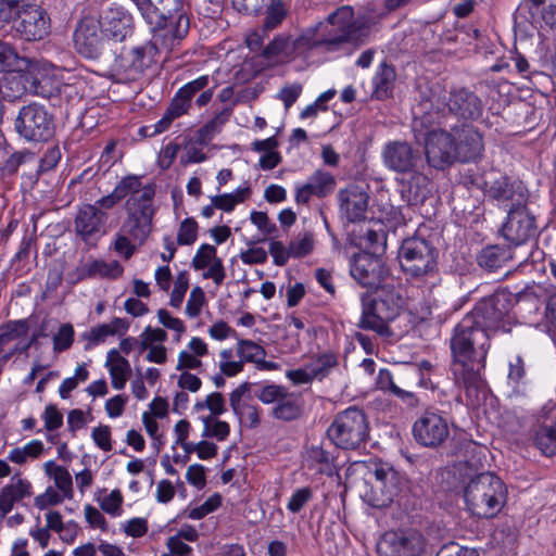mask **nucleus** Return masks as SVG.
Segmentation results:
<instances>
[{"instance_id": "dca6fc26", "label": "nucleus", "mask_w": 556, "mask_h": 556, "mask_svg": "<svg viewBox=\"0 0 556 556\" xmlns=\"http://www.w3.org/2000/svg\"><path fill=\"white\" fill-rule=\"evenodd\" d=\"M456 162H477L483 155L484 142L481 132L472 125L464 124L453 134Z\"/></svg>"}, {"instance_id": "c03bdc74", "label": "nucleus", "mask_w": 556, "mask_h": 556, "mask_svg": "<svg viewBox=\"0 0 556 556\" xmlns=\"http://www.w3.org/2000/svg\"><path fill=\"white\" fill-rule=\"evenodd\" d=\"M45 451V445L40 440H31L23 446H16L10 450L8 460L23 466L38 458Z\"/></svg>"}, {"instance_id": "f704fd0d", "label": "nucleus", "mask_w": 556, "mask_h": 556, "mask_svg": "<svg viewBox=\"0 0 556 556\" xmlns=\"http://www.w3.org/2000/svg\"><path fill=\"white\" fill-rule=\"evenodd\" d=\"M419 92L421 96L419 105H424L430 110H435L437 112L446 108L448 102V92L440 79L426 81L424 88L419 85Z\"/></svg>"}, {"instance_id": "4d7b16f0", "label": "nucleus", "mask_w": 556, "mask_h": 556, "mask_svg": "<svg viewBox=\"0 0 556 556\" xmlns=\"http://www.w3.org/2000/svg\"><path fill=\"white\" fill-rule=\"evenodd\" d=\"M204 409L210 410L207 416L218 417L226 410L224 396L219 392H213L203 401H198L193 406L195 413H200Z\"/></svg>"}, {"instance_id": "f3484780", "label": "nucleus", "mask_w": 556, "mask_h": 556, "mask_svg": "<svg viewBox=\"0 0 556 556\" xmlns=\"http://www.w3.org/2000/svg\"><path fill=\"white\" fill-rule=\"evenodd\" d=\"M108 214L96 205L85 204L75 217V231L86 243L98 240L105 233Z\"/></svg>"}, {"instance_id": "3c124183", "label": "nucleus", "mask_w": 556, "mask_h": 556, "mask_svg": "<svg viewBox=\"0 0 556 556\" xmlns=\"http://www.w3.org/2000/svg\"><path fill=\"white\" fill-rule=\"evenodd\" d=\"M28 326L25 320H14L0 327V354H4V346L9 343L25 337Z\"/></svg>"}, {"instance_id": "aec40b11", "label": "nucleus", "mask_w": 556, "mask_h": 556, "mask_svg": "<svg viewBox=\"0 0 556 556\" xmlns=\"http://www.w3.org/2000/svg\"><path fill=\"white\" fill-rule=\"evenodd\" d=\"M340 213L349 222L356 223L365 218L368 208V193L359 186L353 185L338 193Z\"/></svg>"}, {"instance_id": "680f3d73", "label": "nucleus", "mask_w": 556, "mask_h": 556, "mask_svg": "<svg viewBox=\"0 0 556 556\" xmlns=\"http://www.w3.org/2000/svg\"><path fill=\"white\" fill-rule=\"evenodd\" d=\"M189 288V273L181 270L177 274L174 280V288L170 293L169 304L173 307H180L182 304L186 292Z\"/></svg>"}, {"instance_id": "9b49d317", "label": "nucleus", "mask_w": 556, "mask_h": 556, "mask_svg": "<svg viewBox=\"0 0 556 556\" xmlns=\"http://www.w3.org/2000/svg\"><path fill=\"white\" fill-rule=\"evenodd\" d=\"M482 189L485 195L501 203L518 204L528 200L527 190L521 181L510 180L496 169L484 174Z\"/></svg>"}, {"instance_id": "6ab92c4d", "label": "nucleus", "mask_w": 556, "mask_h": 556, "mask_svg": "<svg viewBox=\"0 0 556 556\" xmlns=\"http://www.w3.org/2000/svg\"><path fill=\"white\" fill-rule=\"evenodd\" d=\"M416 533L413 530L386 532L377 544L379 556H416Z\"/></svg>"}, {"instance_id": "052dcab7", "label": "nucleus", "mask_w": 556, "mask_h": 556, "mask_svg": "<svg viewBox=\"0 0 556 556\" xmlns=\"http://www.w3.org/2000/svg\"><path fill=\"white\" fill-rule=\"evenodd\" d=\"M199 226L194 218H185L177 230V244L191 245L198 239Z\"/></svg>"}, {"instance_id": "72a5a7b5", "label": "nucleus", "mask_w": 556, "mask_h": 556, "mask_svg": "<svg viewBox=\"0 0 556 556\" xmlns=\"http://www.w3.org/2000/svg\"><path fill=\"white\" fill-rule=\"evenodd\" d=\"M396 73L392 65L381 62L372 77V97L377 100H386L393 93Z\"/></svg>"}, {"instance_id": "864d4df0", "label": "nucleus", "mask_w": 556, "mask_h": 556, "mask_svg": "<svg viewBox=\"0 0 556 556\" xmlns=\"http://www.w3.org/2000/svg\"><path fill=\"white\" fill-rule=\"evenodd\" d=\"M132 1L151 28L162 25V23L168 18L161 10V7H157L155 3H153V0Z\"/></svg>"}, {"instance_id": "c756f323", "label": "nucleus", "mask_w": 556, "mask_h": 556, "mask_svg": "<svg viewBox=\"0 0 556 556\" xmlns=\"http://www.w3.org/2000/svg\"><path fill=\"white\" fill-rule=\"evenodd\" d=\"M514 253L509 245L491 244L486 245L477 254L478 265L486 271H496L513 260Z\"/></svg>"}, {"instance_id": "7ed1b4c3", "label": "nucleus", "mask_w": 556, "mask_h": 556, "mask_svg": "<svg viewBox=\"0 0 556 556\" xmlns=\"http://www.w3.org/2000/svg\"><path fill=\"white\" fill-rule=\"evenodd\" d=\"M468 510L479 518H493L507 500L505 483L493 472L486 471L472 478L464 490Z\"/></svg>"}, {"instance_id": "4be33fe9", "label": "nucleus", "mask_w": 556, "mask_h": 556, "mask_svg": "<svg viewBox=\"0 0 556 556\" xmlns=\"http://www.w3.org/2000/svg\"><path fill=\"white\" fill-rule=\"evenodd\" d=\"M334 188V176L325 169H317L307 178L304 185L296 187L295 201L299 204H306L312 197L325 198Z\"/></svg>"}, {"instance_id": "8fccbe9b", "label": "nucleus", "mask_w": 556, "mask_h": 556, "mask_svg": "<svg viewBox=\"0 0 556 556\" xmlns=\"http://www.w3.org/2000/svg\"><path fill=\"white\" fill-rule=\"evenodd\" d=\"M102 510L111 516H119L122 513L123 495L118 489L108 492L105 489L100 490L96 496Z\"/></svg>"}, {"instance_id": "a211bd4d", "label": "nucleus", "mask_w": 556, "mask_h": 556, "mask_svg": "<svg viewBox=\"0 0 556 556\" xmlns=\"http://www.w3.org/2000/svg\"><path fill=\"white\" fill-rule=\"evenodd\" d=\"M153 35L150 43L155 46V51H169L189 30V20L185 14L165 20L162 25L151 28Z\"/></svg>"}, {"instance_id": "ddd939ff", "label": "nucleus", "mask_w": 556, "mask_h": 556, "mask_svg": "<svg viewBox=\"0 0 556 556\" xmlns=\"http://www.w3.org/2000/svg\"><path fill=\"white\" fill-rule=\"evenodd\" d=\"M350 274L363 288H379L388 275V269L377 255L361 252L350 260Z\"/></svg>"}, {"instance_id": "7c9ffc66", "label": "nucleus", "mask_w": 556, "mask_h": 556, "mask_svg": "<svg viewBox=\"0 0 556 556\" xmlns=\"http://www.w3.org/2000/svg\"><path fill=\"white\" fill-rule=\"evenodd\" d=\"M336 459L337 456L333 452L326 450L323 445L307 447L304 455V462L308 469L329 477L336 472Z\"/></svg>"}, {"instance_id": "603ef678", "label": "nucleus", "mask_w": 556, "mask_h": 556, "mask_svg": "<svg viewBox=\"0 0 556 556\" xmlns=\"http://www.w3.org/2000/svg\"><path fill=\"white\" fill-rule=\"evenodd\" d=\"M47 529L53 530L58 533H62L63 531L70 532V539L66 535H61V539L67 543L73 542L77 535V525L74 521H68L67 523H63L62 515L56 510H50L46 514Z\"/></svg>"}, {"instance_id": "393cba45", "label": "nucleus", "mask_w": 556, "mask_h": 556, "mask_svg": "<svg viewBox=\"0 0 556 556\" xmlns=\"http://www.w3.org/2000/svg\"><path fill=\"white\" fill-rule=\"evenodd\" d=\"M34 494L33 484L28 479L14 473L10 482L0 489V510L5 517L12 511L15 504L31 497Z\"/></svg>"}, {"instance_id": "20e7f679", "label": "nucleus", "mask_w": 556, "mask_h": 556, "mask_svg": "<svg viewBox=\"0 0 556 556\" xmlns=\"http://www.w3.org/2000/svg\"><path fill=\"white\" fill-rule=\"evenodd\" d=\"M406 478L386 462H372L368 466V478L364 501L376 508L389 506L406 485Z\"/></svg>"}, {"instance_id": "09e8293b", "label": "nucleus", "mask_w": 556, "mask_h": 556, "mask_svg": "<svg viewBox=\"0 0 556 556\" xmlns=\"http://www.w3.org/2000/svg\"><path fill=\"white\" fill-rule=\"evenodd\" d=\"M203 424V438H214L217 441H225L230 434V426L228 422L219 420L215 416H199Z\"/></svg>"}, {"instance_id": "4468645a", "label": "nucleus", "mask_w": 556, "mask_h": 556, "mask_svg": "<svg viewBox=\"0 0 556 556\" xmlns=\"http://www.w3.org/2000/svg\"><path fill=\"white\" fill-rule=\"evenodd\" d=\"M453 134L433 129L425 138V155L428 164L444 169L456 162Z\"/></svg>"}, {"instance_id": "c85d7f7f", "label": "nucleus", "mask_w": 556, "mask_h": 556, "mask_svg": "<svg viewBox=\"0 0 556 556\" xmlns=\"http://www.w3.org/2000/svg\"><path fill=\"white\" fill-rule=\"evenodd\" d=\"M358 244L367 252L376 255L384 252L387 247L386 226L380 220H370L359 227Z\"/></svg>"}, {"instance_id": "37998d69", "label": "nucleus", "mask_w": 556, "mask_h": 556, "mask_svg": "<svg viewBox=\"0 0 556 556\" xmlns=\"http://www.w3.org/2000/svg\"><path fill=\"white\" fill-rule=\"evenodd\" d=\"M29 58L18 54L16 49L8 42L0 41V73L22 74Z\"/></svg>"}, {"instance_id": "338daca9", "label": "nucleus", "mask_w": 556, "mask_h": 556, "mask_svg": "<svg viewBox=\"0 0 556 556\" xmlns=\"http://www.w3.org/2000/svg\"><path fill=\"white\" fill-rule=\"evenodd\" d=\"M75 331L71 324L60 326L58 332L53 336V351L61 353L68 350L74 342Z\"/></svg>"}, {"instance_id": "1a4fd4ad", "label": "nucleus", "mask_w": 556, "mask_h": 556, "mask_svg": "<svg viewBox=\"0 0 556 556\" xmlns=\"http://www.w3.org/2000/svg\"><path fill=\"white\" fill-rule=\"evenodd\" d=\"M14 125L18 135L27 141L46 142L54 135L52 115L37 103L23 106Z\"/></svg>"}, {"instance_id": "2f4dec72", "label": "nucleus", "mask_w": 556, "mask_h": 556, "mask_svg": "<svg viewBox=\"0 0 556 556\" xmlns=\"http://www.w3.org/2000/svg\"><path fill=\"white\" fill-rule=\"evenodd\" d=\"M237 354L243 363H253L261 370H276L278 364L265 359V349L251 340L238 339Z\"/></svg>"}, {"instance_id": "6e6552de", "label": "nucleus", "mask_w": 556, "mask_h": 556, "mask_svg": "<svg viewBox=\"0 0 556 556\" xmlns=\"http://www.w3.org/2000/svg\"><path fill=\"white\" fill-rule=\"evenodd\" d=\"M501 233L515 247L526 244L539 237L540 227L536 216L528 208L527 202L510 205Z\"/></svg>"}, {"instance_id": "412c9836", "label": "nucleus", "mask_w": 556, "mask_h": 556, "mask_svg": "<svg viewBox=\"0 0 556 556\" xmlns=\"http://www.w3.org/2000/svg\"><path fill=\"white\" fill-rule=\"evenodd\" d=\"M386 166L397 173H414L417 156L413 147L406 141H391L382 151Z\"/></svg>"}, {"instance_id": "bf43d9fd", "label": "nucleus", "mask_w": 556, "mask_h": 556, "mask_svg": "<svg viewBox=\"0 0 556 556\" xmlns=\"http://www.w3.org/2000/svg\"><path fill=\"white\" fill-rule=\"evenodd\" d=\"M219 260L217 250L214 245L203 243L201 244L191 261V266L194 270H203L215 261Z\"/></svg>"}, {"instance_id": "6e6d98bb", "label": "nucleus", "mask_w": 556, "mask_h": 556, "mask_svg": "<svg viewBox=\"0 0 556 556\" xmlns=\"http://www.w3.org/2000/svg\"><path fill=\"white\" fill-rule=\"evenodd\" d=\"M89 378V371L86 364H79L75 368L74 376L68 377L62 381L59 387V395L61 399L66 400L71 396V392L74 391L79 382H85Z\"/></svg>"}, {"instance_id": "473e14b6", "label": "nucleus", "mask_w": 556, "mask_h": 556, "mask_svg": "<svg viewBox=\"0 0 556 556\" xmlns=\"http://www.w3.org/2000/svg\"><path fill=\"white\" fill-rule=\"evenodd\" d=\"M419 275L427 276L429 289L434 287L439 281L438 275V249L429 240H419Z\"/></svg>"}, {"instance_id": "bb28decb", "label": "nucleus", "mask_w": 556, "mask_h": 556, "mask_svg": "<svg viewBox=\"0 0 556 556\" xmlns=\"http://www.w3.org/2000/svg\"><path fill=\"white\" fill-rule=\"evenodd\" d=\"M124 271L123 266L117 261L105 262L102 260H92L80 264L70 274L73 282H78L90 278H110L115 279Z\"/></svg>"}, {"instance_id": "0eeeda50", "label": "nucleus", "mask_w": 556, "mask_h": 556, "mask_svg": "<svg viewBox=\"0 0 556 556\" xmlns=\"http://www.w3.org/2000/svg\"><path fill=\"white\" fill-rule=\"evenodd\" d=\"M153 197L154 188L148 186L141 195L129 197L125 204L127 216L119 229L132 237L138 245H142L152 231V219L155 214Z\"/></svg>"}, {"instance_id": "f8f14e48", "label": "nucleus", "mask_w": 556, "mask_h": 556, "mask_svg": "<svg viewBox=\"0 0 556 556\" xmlns=\"http://www.w3.org/2000/svg\"><path fill=\"white\" fill-rule=\"evenodd\" d=\"M74 47L86 59H99L105 49V38L99 20L87 16L79 21L74 31Z\"/></svg>"}, {"instance_id": "c9c22d12", "label": "nucleus", "mask_w": 556, "mask_h": 556, "mask_svg": "<svg viewBox=\"0 0 556 556\" xmlns=\"http://www.w3.org/2000/svg\"><path fill=\"white\" fill-rule=\"evenodd\" d=\"M105 367L110 372L112 387L115 390H123L131 370L129 362L118 351L111 350L108 353Z\"/></svg>"}, {"instance_id": "49530a36", "label": "nucleus", "mask_w": 556, "mask_h": 556, "mask_svg": "<svg viewBox=\"0 0 556 556\" xmlns=\"http://www.w3.org/2000/svg\"><path fill=\"white\" fill-rule=\"evenodd\" d=\"M301 412L300 399L288 392L283 400L273 408V416L277 419L290 421L296 419Z\"/></svg>"}, {"instance_id": "69168bd1", "label": "nucleus", "mask_w": 556, "mask_h": 556, "mask_svg": "<svg viewBox=\"0 0 556 556\" xmlns=\"http://www.w3.org/2000/svg\"><path fill=\"white\" fill-rule=\"evenodd\" d=\"M148 186L141 188L140 178L137 176H127L123 178L114 188L116 194L123 200L127 195H141Z\"/></svg>"}, {"instance_id": "b1692460", "label": "nucleus", "mask_w": 556, "mask_h": 556, "mask_svg": "<svg viewBox=\"0 0 556 556\" xmlns=\"http://www.w3.org/2000/svg\"><path fill=\"white\" fill-rule=\"evenodd\" d=\"M446 106L451 113L464 119H478L483 112V104L479 97L465 88L450 92Z\"/></svg>"}, {"instance_id": "2eb2a0df", "label": "nucleus", "mask_w": 556, "mask_h": 556, "mask_svg": "<svg viewBox=\"0 0 556 556\" xmlns=\"http://www.w3.org/2000/svg\"><path fill=\"white\" fill-rule=\"evenodd\" d=\"M15 29L27 41L42 40L50 34V16L41 7L27 4L20 12Z\"/></svg>"}, {"instance_id": "9d476101", "label": "nucleus", "mask_w": 556, "mask_h": 556, "mask_svg": "<svg viewBox=\"0 0 556 556\" xmlns=\"http://www.w3.org/2000/svg\"><path fill=\"white\" fill-rule=\"evenodd\" d=\"M8 84L10 86H21V88H16L14 97H21L24 93L46 96L48 86L60 85L52 66L31 59H28L27 66H25L22 74L12 77Z\"/></svg>"}, {"instance_id": "39448f33", "label": "nucleus", "mask_w": 556, "mask_h": 556, "mask_svg": "<svg viewBox=\"0 0 556 556\" xmlns=\"http://www.w3.org/2000/svg\"><path fill=\"white\" fill-rule=\"evenodd\" d=\"M376 289L371 302L364 305L358 326L387 337L390 334L388 324L399 315L402 299L393 288L380 286Z\"/></svg>"}, {"instance_id": "e2e57ef3", "label": "nucleus", "mask_w": 556, "mask_h": 556, "mask_svg": "<svg viewBox=\"0 0 556 556\" xmlns=\"http://www.w3.org/2000/svg\"><path fill=\"white\" fill-rule=\"evenodd\" d=\"M219 369L223 375L233 377L243 369V362L233 359V352L231 349L222 350L219 353Z\"/></svg>"}, {"instance_id": "a18cd8bd", "label": "nucleus", "mask_w": 556, "mask_h": 556, "mask_svg": "<svg viewBox=\"0 0 556 556\" xmlns=\"http://www.w3.org/2000/svg\"><path fill=\"white\" fill-rule=\"evenodd\" d=\"M507 383L511 388L513 394L516 396L523 395L526 393L528 380L525 361L521 356H516L509 362Z\"/></svg>"}, {"instance_id": "58836bf2", "label": "nucleus", "mask_w": 556, "mask_h": 556, "mask_svg": "<svg viewBox=\"0 0 556 556\" xmlns=\"http://www.w3.org/2000/svg\"><path fill=\"white\" fill-rule=\"evenodd\" d=\"M438 306L427 303L419 309V337L426 340L438 339L441 333L442 318L433 314Z\"/></svg>"}, {"instance_id": "774afa93", "label": "nucleus", "mask_w": 556, "mask_h": 556, "mask_svg": "<svg viewBox=\"0 0 556 556\" xmlns=\"http://www.w3.org/2000/svg\"><path fill=\"white\" fill-rule=\"evenodd\" d=\"M137 245L138 243L134 242L132 237L129 235L124 233L121 229L116 232L113 249L126 260H129L135 254Z\"/></svg>"}, {"instance_id": "5701e85b", "label": "nucleus", "mask_w": 556, "mask_h": 556, "mask_svg": "<svg viewBox=\"0 0 556 556\" xmlns=\"http://www.w3.org/2000/svg\"><path fill=\"white\" fill-rule=\"evenodd\" d=\"M448 433V426L439 414L427 410L419 418V444L437 447L447 439Z\"/></svg>"}, {"instance_id": "5fc2aeb1", "label": "nucleus", "mask_w": 556, "mask_h": 556, "mask_svg": "<svg viewBox=\"0 0 556 556\" xmlns=\"http://www.w3.org/2000/svg\"><path fill=\"white\" fill-rule=\"evenodd\" d=\"M293 258H302L312 253L315 247L313 231L299 232L289 243Z\"/></svg>"}, {"instance_id": "e433bc0d", "label": "nucleus", "mask_w": 556, "mask_h": 556, "mask_svg": "<svg viewBox=\"0 0 556 556\" xmlns=\"http://www.w3.org/2000/svg\"><path fill=\"white\" fill-rule=\"evenodd\" d=\"M399 263L402 271L406 276L407 281L417 279V240L416 232L403 240L397 254Z\"/></svg>"}, {"instance_id": "13d9d810", "label": "nucleus", "mask_w": 556, "mask_h": 556, "mask_svg": "<svg viewBox=\"0 0 556 556\" xmlns=\"http://www.w3.org/2000/svg\"><path fill=\"white\" fill-rule=\"evenodd\" d=\"M288 394V390L279 384H266L254 390V396L264 404H278Z\"/></svg>"}, {"instance_id": "f03ea898", "label": "nucleus", "mask_w": 556, "mask_h": 556, "mask_svg": "<svg viewBox=\"0 0 556 556\" xmlns=\"http://www.w3.org/2000/svg\"><path fill=\"white\" fill-rule=\"evenodd\" d=\"M369 31V21L364 16H354L353 9L343 5L316 28L307 29L296 38L278 35L264 48L263 55L267 59L294 58L314 48L329 53L339 52L349 45H363Z\"/></svg>"}, {"instance_id": "0e129e2a", "label": "nucleus", "mask_w": 556, "mask_h": 556, "mask_svg": "<svg viewBox=\"0 0 556 556\" xmlns=\"http://www.w3.org/2000/svg\"><path fill=\"white\" fill-rule=\"evenodd\" d=\"M287 15V9L280 1H274L266 9L264 30H273L278 27Z\"/></svg>"}, {"instance_id": "cd10ccee", "label": "nucleus", "mask_w": 556, "mask_h": 556, "mask_svg": "<svg viewBox=\"0 0 556 556\" xmlns=\"http://www.w3.org/2000/svg\"><path fill=\"white\" fill-rule=\"evenodd\" d=\"M534 446L545 456H556V424L544 419L534 424L530 430Z\"/></svg>"}, {"instance_id": "ea45409f", "label": "nucleus", "mask_w": 556, "mask_h": 556, "mask_svg": "<svg viewBox=\"0 0 556 556\" xmlns=\"http://www.w3.org/2000/svg\"><path fill=\"white\" fill-rule=\"evenodd\" d=\"M306 364L314 379L321 381L337 369L339 359L336 353L326 351L313 355Z\"/></svg>"}, {"instance_id": "4c0bfd02", "label": "nucleus", "mask_w": 556, "mask_h": 556, "mask_svg": "<svg viewBox=\"0 0 556 556\" xmlns=\"http://www.w3.org/2000/svg\"><path fill=\"white\" fill-rule=\"evenodd\" d=\"M442 379V368L437 362L430 359L419 361V387L430 390L434 396L440 397V383Z\"/></svg>"}, {"instance_id": "a878e982", "label": "nucleus", "mask_w": 556, "mask_h": 556, "mask_svg": "<svg viewBox=\"0 0 556 556\" xmlns=\"http://www.w3.org/2000/svg\"><path fill=\"white\" fill-rule=\"evenodd\" d=\"M99 22L105 39L123 41L132 33V16L125 11L110 10Z\"/></svg>"}, {"instance_id": "423d86ee", "label": "nucleus", "mask_w": 556, "mask_h": 556, "mask_svg": "<svg viewBox=\"0 0 556 556\" xmlns=\"http://www.w3.org/2000/svg\"><path fill=\"white\" fill-rule=\"evenodd\" d=\"M368 433L366 415L357 407H349L340 412L327 430L329 440L342 450L358 448L366 442Z\"/></svg>"}, {"instance_id": "f257e3e1", "label": "nucleus", "mask_w": 556, "mask_h": 556, "mask_svg": "<svg viewBox=\"0 0 556 556\" xmlns=\"http://www.w3.org/2000/svg\"><path fill=\"white\" fill-rule=\"evenodd\" d=\"M513 294L497 291L480 300L454 328L451 350L455 383L464 388L470 403L484 387L481 371L490 348L489 331H511Z\"/></svg>"}, {"instance_id": "79ce46f5", "label": "nucleus", "mask_w": 556, "mask_h": 556, "mask_svg": "<svg viewBox=\"0 0 556 556\" xmlns=\"http://www.w3.org/2000/svg\"><path fill=\"white\" fill-rule=\"evenodd\" d=\"M43 469L47 476L53 479L54 485L67 500L73 498V479L70 471L53 460L45 463Z\"/></svg>"}, {"instance_id": "de8ad7c7", "label": "nucleus", "mask_w": 556, "mask_h": 556, "mask_svg": "<svg viewBox=\"0 0 556 556\" xmlns=\"http://www.w3.org/2000/svg\"><path fill=\"white\" fill-rule=\"evenodd\" d=\"M250 187L245 186L238 188L231 193L214 195L211 198V201L218 210L230 213L237 204L244 202L250 197Z\"/></svg>"}, {"instance_id": "a19ab883", "label": "nucleus", "mask_w": 556, "mask_h": 556, "mask_svg": "<svg viewBox=\"0 0 556 556\" xmlns=\"http://www.w3.org/2000/svg\"><path fill=\"white\" fill-rule=\"evenodd\" d=\"M157 52L150 42L132 48L126 59L129 61L128 72L131 75L141 74L154 60Z\"/></svg>"}]
</instances>
